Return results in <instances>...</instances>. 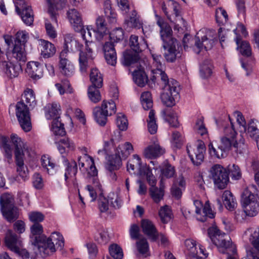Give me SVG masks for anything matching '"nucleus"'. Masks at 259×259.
Masks as SVG:
<instances>
[{"instance_id": "nucleus-1", "label": "nucleus", "mask_w": 259, "mask_h": 259, "mask_svg": "<svg viewBox=\"0 0 259 259\" xmlns=\"http://www.w3.org/2000/svg\"><path fill=\"white\" fill-rule=\"evenodd\" d=\"M156 23L160 28V33L163 41V48L165 50L164 56L167 62H174L181 56L179 49H176L177 40L171 37L172 30L169 25L164 20L156 15Z\"/></svg>"}, {"instance_id": "nucleus-2", "label": "nucleus", "mask_w": 259, "mask_h": 259, "mask_svg": "<svg viewBox=\"0 0 259 259\" xmlns=\"http://www.w3.org/2000/svg\"><path fill=\"white\" fill-rule=\"evenodd\" d=\"M36 100L32 90L27 89L22 95V100L16 105V115L22 128L26 132L31 129L30 116L28 106L34 108Z\"/></svg>"}, {"instance_id": "nucleus-3", "label": "nucleus", "mask_w": 259, "mask_h": 259, "mask_svg": "<svg viewBox=\"0 0 259 259\" xmlns=\"http://www.w3.org/2000/svg\"><path fill=\"white\" fill-rule=\"evenodd\" d=\"M77 31H79L82 39L85 41V46L80 44L78 42L74 41L75 46L78 48L79 54V70L81 73H86L89 68L93 57V43L92 40V29L89 26H83V24Z\"/></svg>"}, {"instance_id": "nucleus-4", "label": "nucleus", "mask_w": 259, "mask_h": 259, "mask_svg": "<svg viewBox=\"0 0 259 259\" xmlns=\"http://www.w3.org/2000/svg\"><path fill=\"white\" fill-rule=\"evenodd\" d=\"M153 77L160 78L164 84L163 93L161 95L162 103L167 107L175 104L176 100L180 98V86L179 82L173 78L168 79L167 74L162 69L152 70Z\"/></svg>"}, {"instance_id": "nucleus-5", "label": "nucleus", "mask_w": 259, "mask_h": 259, "mask_svg": "<svg viewBox=\"0 0 259 259\" xmlns=\"http://www.w3.org/2000/svg\"><path fill=\"white\" fill-rule=\"evenodd\" d=\"M225 136L221 140L219 147L223 150H230L233 148L234 150L239 153L245 152L247 149V145L245 143V140L242 135L239 137H236L237 133L235 131L233 125L231 127H226L224 131Z\"/></svg>"}, {"instance_id": "nucleus-6", "label": "nucleus", "mask_w": 259, "mask_h": 259, "mask_svg": "<svg viewBox=\"0 0 259 259\" xmlns=\"http://www.w3.org/2000/svg\"><path fill=\"white\" fill-rule=\"evenodd\" d=\"M11 139L15 147V156L17 172L21 177L25 179L27 176L28 170L24 164V156L25 153H28V147L17 135H12Z\"/></svg>"}, {"instance_id": "nucleus-7", "label": "nucleus", "mask_w": 259, "mask_h": 259, "mask_svg": "<svg viewBox=\"0 0 259 259\" xmlns=\"http://www.w3.org/2000/svg\"><path fill=\"white\" fill-rule=\"evenodd\" d=\"M208 234L212 242L222 253L235 251V245L232 244L228 235L222 233L216 226L208 229Z\"/></svg>"}, {"instance_id": "nucleus-8", "label": "nucleus", "mask_w": 259, "mask_h": 259, "mask_svg": "<svg viewBox=\"0 0 259 259\" xmlns=\"http://www.w3.org/2000/svg\"><path fill=\"white\" fill-rule=\"evenodd\" d=\"M217 35L215 31L209 29H201L195 37L194 51L199 54L204 50H210L217 40Z\"/></svg>"}, {"instance_id": "nucleus-9", "label": "nucleus", "mask_w": 259, "mask_h": 259, "mask_svg": "<svg viewBox=\"0 0 259 259\" xmlns=\"http://www.w3.org/2000/svg\"><path fill=\"white\" fill-rule=\"evenodd\" d=\"M250 189H255L254 186L245 188L241 194V203L244 212L249 217L256 215L259 211V198L252 192Z\"/></svg>"}, {"instance_id": "nucleus-10", "label": "nucleus", "mask_w": 259, "mask_h": 259, "mask_svg": "<svg viewBox=\"0 0 259 259\" xmlns=\"http://www.w3.org/2000/svg\"><path fill=\"white\" fill-rule=\"evenodd\" d=\"M55 244L60 247L64 245L63 236L57 232L52 233L49 238L42 236L37 241V247L39 252L46 255H50L56 251Z\"/></svg>"}, {"instance_id": "nucleus-11", "label": "nucleus", "mask_w": 259, "mask_h": 259, "mask_svg": "<svg viewBox=\"0 0 259 259\" xmlns=\"http://www.w3.org/2000/svg\"><path fill=\"white\" fill-rule=\"evenodd\" d=\"M162 10L167 18L172 22L175 23L174 29L180 31L182 29V26H185V20L182 18L180 6L176 2L172 0H169L167 2V7L165 3L162 5Z\"/></svg>"}, {"instance_id": "nucleus-12", "label": "nucleus", "mask_w": 259, "mask_h": 259, "mask_svg": "<svg viewBox=\"0 0 259 259\" xmlns=\"http://www.w3.org/2000/svg\"><path fill=\"white\" fill-rule=\"evenodd\" d=\"M78 162L79 168L82 172H84L88 182L93 183L95 187L99 186L97 177L98 171L93 158L87 154H84L78 158Z\"/></svg>"}, {"instance_id": "nucleus-13", "label": "nucleus", "mask_w": 259, "mask_h": 259, "mask_svg": "<svg viewBox=\"0 0 259 259\" xmlns=\"http://www.w3.org/2000/svg\"><path fill=\"white\" fill-rule=\"evenodd\" d=\"M1 209L5 218L10 222L19 217V210L14 205L12 196L7 193L3 194L0 198Z\"/></svg>"}, {"instance_id": "nucleus-14", "label": "nucleus", "mask_w": 259, "mask_h": 259, "mask_svg": "<svg viewBox=\"0 0 259 259\" xmlns=\"http://www.w3.org/2000/svg\"><path fill=\"white\" fill-rule=\"evenodd\" d=\"M116 112V105L114 101H104L101 108L96 107L94 108L93 114L96 122L100 125L104 126L107 122V117L114 114Z\"/></svg>"}, {"instance_id": "nucleus-15", "label": "nucleus", "mask_w": 259, "mask_h": 259, "mask_svg": "<svg viewBox=\"0 0 259 259\" xmlns=\"http://www.w3.org/2000/svg\"><path fill=\"white\" fill-rule=\"evenodd\" d=\"M209 177L214 185L219 189H225L229 181L227 169L219 164L212 165L209 170Z\"/></svg>"}, {"instance_id": "nucleus-16", "label": "nucleus", "mask_w": 259, "mask_h": 259, "mask_svg": "<svg viewBox=\"0 0 259 259\" xmlns=\"http://www.w3.org/2000/svg\"><path fill=\"white\" fill-rule=\"evenodd\" d=\"M29 38V34L25 30H19L15 34L12 50L13 56L19 61H26L24 46Z\"/></svg>"}, {"instance_id": "nucleus-17", "label": "nucleus", "mask_w": 259, "mask_h": 259, "mask_svg": "<svg viewBox=\"0 0 259 259\" xmlns=\"http://www.w3.org/2000/svg\"><path fill=\"white\" fill-rule=\"evenodd\" d=\"M133 151V145L130 142L119 145L116 150L115 159H111L109 161V169L110 170L118 169L121 159H125Z\"/></svg>"}, {"instance_id": "nucleus-18", "label": "nucleus", "mask_w": 259, "mask_h": 259, "mask_svg": "<svg viewBox=\"0 0 259 259\" xmlns=\"http://www.w3.org/2000/svg\"><path fill=\"white\" fill-rule=\"evenodd\" d=\"M187 151L194 165H199L202 162L205 152V146L202 141L198 140L194 144L188 145Z\"/></svg>"}, {"instance_id": "nucleus-19", "label": "nucleus", "mask_w": 259, "mask_h": 259, "mask_svg": "<svg viewBox=\"0 0 259 259\" xmlns=\"http://www.w3.org/2000/svg\"><path fill=\"white\" fill-rule=\"evenodd\" d=\"M122 204V200L118 195L114 193H111L106 198L100 195L98 200V206L101 212H105L112 207L119 208Z\"/></svg>"}, {"instance_id": "nucleus-20", "label": "nucleus", "mask_w": 259, "mask_h": 259, "mask_svg": "<svg viewBox=\"0 0 259 259\" xmlns=\"http://www.w3.org/2000/svg\"><path fill=\"white\" fill-rule=\"evenodd\" d=\"M185 253L187 259H200L205 258L207 256V253L205 252L202 246H199V251H198L196 241L192 239H186L185 241Z\"/></svg>"}, {"instance_id": "nucleus-21", "label": "nucleus", "mask_w": 259, "mask_h": 259, "mask_svg": "<svg viewBox=\"0 0 259 259\" xmlns=\"http://www.w3.org/2000/svg\"><path fill=\"white\" fill-rule=\"evenodd\" d=\"M249 241L253 247L247 252V259H259V227L248 229Z\"/></svg>"}, {"instance_id": "nucleus-22", "label": "nucleus", "mask_w": 259, "mask_h": 259, "mask_svg": "<svg viewBox=\"0 0 259 259\" xmlns=\"http://www.w3.org/2000/svg\"><path fill=\"white\" fill-rule=\"evenodd\" d=\"M58 67L60 73L66 77H70L74 74V67L68 59L67 49H64L60 54Z\"/></svg>"}, {"instance_id": "nucleus-23", "label": "nucleus", "mask_w": 259, "mask_h": 259, "mask_svg": "<svg viewBox=\"0 0 259 259\" xmlns=\"http://www.w3.org/2000/svg\"><path fill=\"white\" fill-rule=\"evenodd\" d=\"M5 243L7 246L12 251L19 255L24 253L25 257H28L27 251L22 249V241L15 234L9 232L5 238Z\"/></svg>"}, {"instance_id": "nucleus-24", "label": "nucleus", "mask_w": 259, "mask_h": 259, "mask_svg": "<svg viewBox=\"0 0 259 259\" xmlns=\"http://www.w3.org/2000/svg\"><path fill=\"white\" fill-rule=\"evenodd\" d=\"M15 8L16 12L20 15L23 22L27 25H31L33 22L34 17L31 6L26 3L21 5L16 3Z\"/></svg>"}, {"instance_id": "nucleus-25", "label": "nucleus", "mask_w": 259, "mask_h": 259, "mask_svg": "<svg viewBox=\"0 0 259 259\" xmlns=\"http://www.w3.org/2000/svg\"><path fill=\"white\" fill-rule=\"evenodd\" d=\"M96 29L93 30L96 39L99 41L106 40L108 38L109 31L107 24L103 16H98L96 20Z\"/></svg>"}, {"instance_id": "nucleus-26", "label": "nucleus", "mask_w": 259, "mask_h": 259, "mask_svg": "<svg viewBox=\"0 0 259 259\" xmlns=\"http://www.w3.org/2000/svg\"><path fill=\"white\" fill-rule=\"evenodd\" d=\"M0 69L5 71L7 75L11 78L18 76L22 72L21 66L18 62H1Z\"/></svg>"}, {"instance_id": "nucleus-27", "label": "nucleus", "mask_w": 259, "mask_h": 259, "mask_svg": "<svg viewBox=\"0 0 259 259\" xmlns=\"http://www.w3.org/2000/svg\"><path fill=\"white\" fill-rule=\"evenodd\" d=\"M77 171V164L75 161H71L67 163L65 169V180L68 185L77 186L76 175Z\"/></svg>"}, {"instance_id": "nucleus-28", "label": "nucleus", "mask_w": 259, "mask_h": 259, "mask_svg": "<svg viewBox=\"0 0 259 259\" xmlns=\"http://www.w3.org/2000/svg\"><path fill=\"white\" fill-rule=\"evenodd\" d=\"M103 51L107 63L111 66H115L117 62V56L113 44L110 42H106L103 46Z\"/></svg>"}, {"instance_id": "nucleus-29", "label": "nucleus", "mask_w": 259, "mask_h": 259, "mask_svg": "<svg viewBox=\"0 0 259 259\" xmlns=\"http://www.w3.org/2000/svg\"><path fill=\"white\" fill-rule=\"evenodd\" d=\"M164 152V149L159 145L157 141H156L146 147L144 149L143 154L146 158L152 159L160 156Z\"/></svg>"}, {"instance_id": "nucleus-30", "label": "nucleus", "mask_w": 259, "mask_h": 259, "mask_svg": "<svg viewBox=\"0 0 259 259\" xmlns=\"http://www.w3.org/2000/svg\"><path fill=\"white\" fill-rule=\"evenodd\" d=\"M141 227L143 233L152 241H156L158 237V232L154 224L149 220L143 219L141 221Z\"/></svg>"}, {"instance_id": "nucleus-31", "label": "nucleus", "mask_w": 259, "mask_h": 259, "mask_svg": "<svg viewBox=\"0 0 259 259\" xmlns=\"http://www.w3.org/2000/svg\"><path fill=\"white\" fill-rule=\"evenodd\" d=\"M26 71L34 79L41 78L43 75V66L37 61H30L27 64Z\"/></svg>"}, {"instance_id": "nucleus-32", "label": "nucleus", "mask_w": 259, "mask_h": 259, "mask_svg": "<svg viewBox=\"0 0 259 259\" xmlns=\"http://www.w3.org/2000/svg\"><path fill=\"white\" fill-rule=\"evenodd\" d=\"M142 25L143 23L135 10H133L130 16L126 18L124 21L125 29L134 28L140 29L142 27Z\"/></svg>"}, {"instance_id": "nucleus-33", "label": "nucleus", "mask_w": 259, "mask_h": 259, "mask_svg": "<svg viewBox=\"0 0 259 259\" xmlns=\"http://www.w3.org/2000/svg\"><path fill=\"white\" fill-rule=\"evenodd\" d=\"M66 0H47L49 4L48 12L53 23L57 24V13L58 9L62 8Z\"/></svg>"}, {"instance_id": "nucleus-34", "label": "nucleus", "mask_w": 259, "mask_h": 259, "mask_svg": "<svg viewBox=\"0 0 259 259\" xmlns=\"http://www.w3.org/2000/svg\"><path fill=\"white\" fill-rule=\"evenodd\" d=\"M45 115L47 119H53V120L56 119H59L61 109L59 104L56 103L48 104L45 107Z\"/></svg>"}, {"instance_id": "nucleus-35", "label": "nucleus", "mask_w": 259, "mask_h": 259, "mask_svg": "<svg viewBox=\"0 0 259 259\" xmlns=\"http://www.w3.org/2000/svg\"><path fill=\"white\" fill-rule=\"evenodd\" d=\"M130 45L131 49L135 52L139 53L146 49L148 46L146 40L142 38L139 40V37L135 35H132L130 39Z\"/></svg>"}, {"instance_id": "nucleus-36", "label": "nucleus", "mask_w": 259, "mask_h": 259, "mask_svg": "<svg viewBox=\"0 0 259 259\" xmlns=\"http://www.w3.org/2000/svg\"><path fill=\"white\" fill-rule=\"evenodd\" d=\"M68 17L74 30L77 31L82 26V22L80 14L74 9H70L67 12Z\"/></svg>"}, {"instance_id": "nucleus-37", "label": "nucleus", "mask_w": 259, "mask_h": 259, "mask_svg": "<svg viewBox=\"0 0 259 259\" xmlns=\"http://www.w3.org/2000/svg\"><path fill=\"white\" fill-rule=\"evenodd\" d=\"M41 55L44 58H48L53 56L56 53V48L54 45L51 42L45 40H41Z\"/></svg>"}, {"instance_id": "nucleus-38", "label": "nucleus", "mask_w": 259, "mask_h": 259, "mask_svg": "<svg viewBox=\"0 0 259 259\" xmlns=\"http://www.w3.org/2000/svg\"><path fill=\"white\" fill-rule=\"evenodd\" d=\"M222 200L225 207L229 210L233 209L237 205L236 200L233 194L229 191H225L223 194Z\"/></svg>"}, {"instance_id": "nucleus-39", "label": "nucleus", "mask_w": 259, "mask_h": 259, "mask_svg": "<svg viewBox=\"0 0 259 259\" xmlns=\"http://www.w3.org/2000/svg\"><path fill=\"white\" fill-rule=\"evenodd\" d=\"M74 147V143L68 138L61 139L58 143V149L61 154L73 150Z\"/></svg>"}, {"instance_id": "nucleus-40", "label": "nucleus", "mask_w": 259, "mask_h": 259, "mask_svg": "<svg viewBox=\"0 0 259 259\" xmlns=\"http://www.w3.org/2000/svg\"><path fill=\"white\" fill-rule=\"evenodd\" d=\"M237 45V49L243 56L249 57L251 55V49L249 44L246 41L242 40L238 36L235 39Z\"/></svg>"}, {"instance_id": "nucleus-41", "label": "nucleus", "mask_w": 259, "mask_h": 259, "mask_svg": "<svg viewBox=\"0 0 259 259\" xmlns=\"http://www.w3.org/2000/svg\"><path fill=\"white\" fill-rule=\"evenodd\" d=\"M133 79L135 82L139 87H143L147 83V75L143 70H139L134 72Z\"/></svg>"}, {"instance_id": "nucleus-42", "label": "nucleus", "mask_w": 259, "mask_h": 259, "mask_svg": "<svg viewBox=\"0 0 259 259\" xmlns=\"http://www.w3.org/2000/svg\"><path fill=\"white\" fill-rule=\"evenodd\" d=\"M247 135L256 142L259 140V128L253 119L250 120L246 126Z\"/></svg>"}, {"instance_id": "nucleus-43", "label": "nucleus", "mask_w": 259, "mask_h": 259, "mask_svg": "<svg viewBox=\"0 0 259 259\" xmlns=\"http://www.w3.org/2000/svg\"><path fill=\"white\" fill-rule=\"evenodd\" d=\"M90 80L92 83V85L96 86L97 88H101L103 85V77L101 73L97 68L91 69L90 74Z\"/></svg>"}, {"instance_id": "nucleus-44", "label": "nucleus", "mask_w": 259, "mask_h": 259, "mask_svg": "<svg viewBox=\"0 0 259 259\" xmlns=\"http://www.w3.org/2000/svg\"><path fill=\"white\" fill-rule=\"evenodd\" d=\"M99 88L95 85H91L88 88V97L94 103H97L101 100V96L98 90Z\"/></svg>"}, {"instance_id": "nucleus-45", "label": "nucleus", "mask_w": 259, "mask_h": 259, "mask_svg": "<svg viewBox=\"0 0 259 259\" xmlns=\"http://www.w3.org/2000/svg\"><path fill=\"white\" fill-rule=\"evenodd\" d=\"M212 65L210 61H205L200 66V74L202 78H206L210 77L212 73Z\"/></svg>"}, {"instance_id": "nucleus-46", "label": "nucleus", "mask_w": 259, "mask_h": 259, "mask_svg": "<svg viewBox=\"0 0 259 259\" xmlns=\"http://www.w3.org/2000/svg\"><path fill=\"white\" fill-rule=\"evenodd\" d=\"M8 142L9 139L7 137L0 136V148L4 149L5 156L11 160L12 157V150Z\"/></svg>"}, {"instance_id": "nucleus-47", "label": "nucleus", "mask_w": 259, "mask_h": 259, "mask_svg": "<svg viewBox=\"0 0 259 259\" xmlns=\"http://www.w3.org/2000/svg\"><path fill=\"white\" fill-rule=\"evenodd\" d=\"M147 127L151 134H155L157 131L158 126L156 123L155 113L153 110H150L147 119Z\"/></svg>"}, {"instance_id": "nucleus-48", "label": "nucleus", "mask_w": 259, "mask_h": 259, "mask_svg": "<svg viewBox=\"0 0 259 259\" xmlns=\"http://www.w3.org/2000/svg\"><path fill=\"white\" fill-rule=\"evenodd\" d=\"M141 102L145 110H148L152 108L153 101L151 93L148 91L143 93L141 96Z\"/></svg>"}, {"instance_id": "nucleus-49", "label": "nucleus", "mask_w": 259, "mask_h": 259, "mask_svg": "<svg viewBox=\"0 0 259 259\" xmlns=\"http://www.w3.org/2000/svg\"><path fill=\"white\" fill-rule=\"evenodd\" d=\"M215 20L219 25H224L228 20L226 11L221 8L216 9L215 13Z\"/></svg>"}, {"instance_id": "nucleus-50", "label": "nucleus", "mask_w": 259, "mask_h": 259, "mask_svg": "<svg viewBox=\"0 0 259 259\" xmlns=\"http://www.w3.org/2000/svg\"><path fill=\"white\" fill-rule=\"evenodd\" d=\"M51 129L55 135L63 136L65 135L66 132L64 125L58 119L53 120Z\"/></svg>"}, {"instance_id": "nucleus-51", "label": "nucleus", "mask_w": 259, "mask_h": 259, "mask_svg": "<svg viewBox=\"0 0 259 259\" xmlns=\"http://www.w3.org/2000/svg\"><path fill=\"white\" fill-rule=\"evenodd\" d=\"M140 157L139 155L135 154L132 159H130L127 163V169L131 174H136L140 164Z\"/></svg>"}, {"instance_id": "nucleus-52", "label": "nucleus", "mask_w": 259, "mask_h": 259, "mask_svg": "<svg viewBox=\"0 0 259 259\" xmlns=\"http://www.w3.org/2000/svg\"><path fill=\"white\" fill-rule=\"evenodd\" d=\"M171 211L167 205L161 207L159 211V216L161 221L164 224H166L170 221L171 219Z\"/></svg>"}, {"instance_id": "nucleus-53", "label": "nucleus", "mask_w": 259, "mask_h": 259, "mask_svg": "<svg viewBox=\"0 0 259 259\" xmlns=\"http://www.w3.org/2000/svg\"><path fill=\"white\" fill-rule=\"evenodd\" d=\"M30 230L31 234L34 236L35 239V241L33 244L37 246V241L43 236H39L43 232L42 226L39 223H35L31 227Z\"/></svg>"}, {"instance_id": "nucleus-54", "label": "nucleus", "mask_w": 259, "mask_h": 259, "mask_svg": "<svg viewBox=\"0 0 259 259\" xmlns=\"http://www.w3.org/2000/svg\"><path fill=\"white\" fill-rule=\"evenodd\" d=\"M41 162L42 167L46 169L49 174H53L55 164L51 160L49 156H42L41 158Z\"/></svg>"}, {"instance_id": "nucleus-55", "label": "nucleus", "mask_w": 259, "mask_h": 259, "mask_svg": "<svg viewBox=\"0 0 259 259\" xmlns=\"http://www.w3.org/2000/svg\"><path fill=\"white\" fill-rule=\"evenodd\" d=\"M124 64L129 66L132 64L137 62L139 59V55L137 54H133L130 51H126L123 54Z\"/></svg>"}, {"instance_id": "nucleus-56", "label": "nucleus", "mask_w": 259, "mask_h": 259, "mask_svg": "<svg viewBox=\"0 0 259 259\" xmlns=\"http://www.w3.org/2000/svg\"><path fill=\"white\" fill-rule=\"evenodd\" d=\"M150 194L155 203H158L162 198L164 192L162 189L153 187L150 189Z\"/></svg>"}, {"instance_id": "nucleus-57", "label": "nucleus", "mask_w": 259, "mask_h": 259, "mask_svg": "<svg viewBox=\"0 0 259 259\" xmlns=\"http://www.w3.org/2000/svg\"><path fill=\"white\" fill-rule=\"evenodd\" d=\"M110 254L115 259H121L123 254L121 248L116 244L111 245L109 248Z\"/></svg>"}, {"instance_id": "nucleus-58", "label": "nucleus", "mask_w": 259, "mask_h": 259, "mask_svg": "<svg viewBox=\"0 0 259 259\" xmlns=\"http://www.w3.org/2000/svg\"><path fill=\"white\" fill-rule=\"evenodd\" d=\"M208 150L210 154L212 156L216 157L218 158L224 157L225 152L227 151V150L222 149V148H220L219 146L218 147V149H216L214 148L211 143H210L208 145Z\"/></svg>"}, {"instance_id": "nucleus-59", "label": "nucleus", "mask_w": 259, "mask_h": 259, "mask_svg": "<svg viewBox=\"0 0 259 259\" xmlns=\"http://www.w3.org/2000/svg\"><path fill=\"white\" fill-rule=\"evenodd\" d=\"M194 130L201 136H203L207 133V131L203 122V118H200L196 121L194 127Z\"/></svg>"}, {"instance_id": "nucleus-60", "label": "nucleus", "mask_w": 259, "mask_h": 259, "mask_svg": "<svg viewBox=\"0 0 259 259\" xmlns=\"http://www.w3.org/2000/svg\"><path fill=\"white\" fill-rule=\"evenodd\" d=\"M165 118L170 125L174 127H178L179 122L177 114L172 111H169L165 115Z\"/></svg>"}, {"instance_id": "nucleus-61", "label": "nucleus", "mask_w": 259, "mask_h": 259, "mask_svg": "<svg viewBox=\"0 0 259 259\" xmlns=\"http://www.w3.org/2000/svg\"><path fill=\"white\" fill-rule=\"evenodd\" d=\"M108 37H110L111 40L116 42L122 39L123 38V32L122 29L121 28H116L113 29L112 32L110 33L109 35H108Z\"/></svg>"}, {"instance_id": "nucleus-62", "label": "nucleus", "mask_w": 259, "mask_h": 259, "mask_svg": "<svg viewBox=\"0 0 259 259\" xmlns=\"http://www.w3.org/2000/svg\"><path fill=\"white\" fill-rule=\"evenodd\" d=\"M116 123L120 130L125 131L127 129V120L124 115L121 113L118 114L117 116Z\"/></svg>"}, {"instance_id": "nucleus-63", "label": "nucleus", "mask_w": 259, "mask_h": 259, "mask_svg": "<svg viewBox=\"0 0 259 259\" xmlns=\"http://www.w3.org/2000/svg\"><path fill=\"white\" fill-rule=\"evenodd\" d=\"M230 176L234 180H239L241 177V172L239 166L235 164L228 166Z\"/></svg>"}, {"instance_id": "nucleus-64", "label": "nucleus", "mask_w": 259, "mask_h": 259, "mask_svg": "<svg viewBox=\"0 0 259 259\" xmlns=\"http://www.w3.org/2000/svg\"><path fill=\"white\" fill-rule=\"evenodd\" d=\"M137 247L139 252L143 254H146L149 250V245L147 240L142 238L137 242Z\"/></svg>"}]
</instances>
